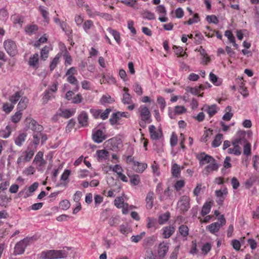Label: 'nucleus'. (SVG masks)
<instances>
[{"instance_id": "45", "label": "nucleus", "mask_w": 259, "mask_h": 259, "mask_svg": "<svg viewBox=\"0 0 259 259\" xmlns=\"http://www.w3.org/2000/svg\"><path fill=\"white\" fill-rule=\"evenodd\" d=\"M163 190L162 188V183L159 182L157 184L156 187V192L157 194L159 195V199L161 201H163L165 200V197L164 196L162 195V191Z\"/></svg>"}, {"instance_id": "47", "label": "nucleus", "mask_w": 259, "mask_h": 259, "mask_svg": "<svg viewBox=\"0 0 259 259\" xmlns=\"http://www.w3.org/2000/svg\"><path fill=\"white\" fill-rule=\"evenodd\" d=\"M75 113L74 110H69L66 109L64 110H62L61 112L59 113L60 116H62L64 118H68L72 116H73Z\"/></svg>"}, {"instance_id": "64", "label": "nucleus", "mask_w": 259, "mask_h": 259, "mask_svg": "<svg viewBox=\"0 0 259 259\" xmlns=\"http://www.w3.org/2000/svg\"><path fill=\"white\" fill-rule=\"evenodd\" d=\"M145 259H159V257L154 255L151 250H149L146 251Z\"/></svg>"}, {"instance_id": "1", "label": "nucleus", "mask_w": 259, "mask_h": 259, "mask_svg": "<svg viewBox=\"0 0 259 259\" xmlns=\"http://www.w3.org/2000/svg\"><path fill=\"white\" fill-rule=\"evenodd\" d=\"M141 127L145 128L147 123L152 122L151 114L149 108L145 105H141L137 110Z\"/></svg>"}, {"instance_id": "8", "label": "nucleus", "mask_w": 259, "mask_h": 259, "mask_svg": "<svg viewBox=\"0 0 259 259\" xmlns=\"http://www.w3.org/2000/svg\"><path fill=\"white\" fill-rule=\"evenodd\" d=\"M178 208L182 212H186L190 207V198L186 195L181 196L177 203Z\"/></svg>"}, {"instance_id": "24", "label": "nucleus", "mask_w": 259, "mask_h": 259, "mask_svg": "<svg viewBox=\"0 0 259 259\" xmlns=\"http://www.w3.org/2000/svg\"><path fill=\"white\" fill-rule=\"evenodd\" d=\"M29 128L36 133H41L43 130L42 126L38 124L35 120L32 119L29 122Z\"/></svg>"}, {"instance_id": "50", "label": "nucleus", "mask_w": 259, "mask_h": 259, "mask_svg": "<svg viewBox=\"0 0 259 259\" xmlns=\"http://www.w3.org/2000/svg\"><path fill=\"white\" fill-rule=\"evenodd\" d=\"M180 172H181L180 167L178 164L175 163L174 164H173L172 165L171 174L174 177L178 178L180 174Z\"/></svg>"}, {"instance_id": "6", "label": "nucleus", "mask_w": 259, "mask_h": 259, "mask_svg": "<svg viewBox=\"0 0 259 259\" xmlns=\"http://www.w3.org/2000/svg\"><path fill=\"white\" fill-rule=\"evenodd\" d=\"M4 46L7 53L12 57L17 53V48L15 42L11 39H7L4 42Z\"/></svg>"}, {"instance_id": "62", "label": "nucleus", "mask_w": 259, "mask_h": 259, "mask_svg": "<svg viewBox=\"0 0 259 259\" xmlns=\"http://www.w3.org/2000/svg\"><path fill=\"white\" fill-rule=\"evenodd\" d=\"M14 107V105L12 104H10L9 103H5L3 106V110L6 113H9L11 112Z\"/></svg>"}, {"instance_id": "48", "label": "nucleus", "mask_w": 259, "mask_h": 259, "mask_svg": "<svg viewBox=\"0 0 259 259\" xmlns=\"http://www.w3.org/2000/svg\"><path fill=\"white\" fill-rule=\"evenodd\" d=\"M120 119H121V117L119 116V115H118V112L117 111L115 113H113L112 114V115L109 119V121H110V123L112 125H115L118 122H119L120 120Z\"/></svg>"}, {"instance_id": "59", "label": "nucleus", "mask_w": 259, "mask_h": 259, "mask_svg": "<svg viewBox=\"0 0 259 259\" xmlns=\"http://www.w3.org/2000/svg\"><path fill=\"white\" fill-rule=\"evenodd\" d=\"M124 204L122 197H118L114 200V205L118 208H121Z\"/></svg>"}, {"instance_id": "2", "label": "nucleus", "mask_w": 259, "mask_h": 259, "mask_svg": "<svg viewBox=\"0 0 259 259\" xmlns=\"http://www.w3.org/2000/svg\"><path fill=\"white\" fill-rule=\"evenodd\" d=\"M36 238L34 236L27 237L17 242L14 247V253L16 255L22 254L24 251L26 247L32 244Z\"/></svg>"}, {"instance_id": "44", "label": "nucleus", "mask_w": 259, "mask_h": 259, "mask_svg": "<svg viewBox=\"0 0 259 259\" xmlns=\"http://www.w3.org/2000/svg\"><path fill=\"white\" fill-rule=\"evenodd\" d=\"M100 103L102 105L106 104L112 103L114 102V100L109 95H103L100 100Z\"/></svg>"}, {"instance_id": "52", "label": "nucleus", "mask_w": 259, "mask_h": 259, "mask_svg": "<svg viewBox=\"0 0 259 259\" xmlns=\"http://www.w3.org/2000/svg\"><path fill=\"white\" fill-rule=\"evenodd\" d=\"M212 245L210 243L206 242L201 247L202 253L206 255L211 250Z\"/></svg>"}, {"instance_id": "38", "label": "nucleus", "mask_w": 259, "mask_h": 259, "mask_svg": "<svg viewBox=\"0 0 259 259\" xmlns=\"http://www.w3.org/2000/svg\"><path fill=\"white\" fill-rule=\"evenodd\" d=\"M50 50H51V49H50V47L47 46H45L40 50V58L41 60L45 61L48 58L49 53Z\"/></svg>"}, {"instance_id": "37", "label": "nucleus", "mask_w": 259, "mask_h": 259, "mask_svg": "<svg viewBox=\"0 0 259 259\" xmlns=\"http://www.w3.org/2000/svg\"><path fill=\"white\" fill-rule=\"evenodd\" d=\"M107 31L113 36L114 39L117 44L120 42V33L116 30L113 29L110 27L108 28Z\"/></svg>"}, {"instance_id": "35", "label": "nucleus", "mask_w": 259, "mask_h": 259, "mask_svg": "<svg viewBox=\"0 0 259 259\" xmlns=\"http://www.w3.org/2000/svg\"><path fill=\"white\" fill-rule=\"evenodd\" d=\"M170 218V212H166L160 215L158 217V223L160 225L166 223Z\"/></svg>"}, {"instance_id": "4", "label": "nucleus", "mask_w": 259, "mask_h": 259, "mask_svg": "<svg viewBox=\"0 0 259 259\" xmlns=\"http://www.w3.org/2000/svg\"><path fill=\"white\" fill-rule=\"evenodd\" d=\"M35 150L30 148H28L25 151L22 152L17 161L18 165L21 166L22 163L29 162L33 156Z\"/></svg>"}, {"instance_id": "51", "label": "nucleus", "mask_w": 259, "mask_h": 259, "mask_svg": "<svg viewBox=\"0 0 259 259\" xmlns=\"http://www.w3.org/2000/svg\"><path fill=\"white\" fill-rule=\"evenodd\" d=\"M129 177L130 179V181L132 185L137 186L140 184V179L138 175H132L129 176Z\"/></svg>"}, {"instance_id": "58", "label": "nucleus", "mask_w": 259, "mask_h": 259, "mask_svg": "<svg viewBox=\"0 0 259 259\" xmlns=\"http://www.w3.org/2000/svg\"><path fill=\"white\" fill-rule=\"evenodd\" d=\"M22 113L20 111H17L11 117L13 122L17 123L22 117Z\"/></svg>"}, {"instance_id": "49", "label": "nucleus", "mask_w": 259, "mask_h": 259, "mask_svg": "<svg viewBox=\"0 0 259 259\" xmlns=\"http://www.w3.org/2000/svg\"><path fill=\"white\" fill-rule=\"evenodd\" d=\"M67 81L72 85H74L77 91L78 90V81L74 76H67Z\"/></svg>"}, {"instance_id": "9", "label": "nucleus", "mask_w": 259, "mask_h": 259, "mask_svg": "<svg viewBox=\"0 0 259 259\" xmlns=\"http://www.w3.org/2000/svg\"><path fill=\"white\" fill-rule=\"evenodd\" d=\"M219 168V164L215 159L213 162L204 167L202 170V175L208 176L213 171H217Z\"/></svg>"}, {"instance_id": "32", "label": "nucleus", "mask_w": 259, "mask_h": 259, "mask_svg": "<svg viewBox=\"0 0 259 259\" xmlns=\"http://www.w3.org/2000/svg\"><path fill=\"white\" fill-rule=\"evenodd\" d=\"M178 231L180 235L185 238L184 240H187L189 231L188 227L185 225H182L179 227Z\"/></svg>"}, {"instance_id": "26", "label": "nucleus", "mask_w": 259, "mask_h": 259, "mask_svg": "<svg viewBox=\"0 0 259 259\" xmlns=\"http://www.w3.org/2000/svg\"><path fill=\"white\" fill-rule=\"evenodd\" d=\"M23 95V93L21 91H17L10 97L9 101L14 105L22 97Z\"/></svg>"}, {"instance_id": "25", "label": "nucleus", "mask_w": 259, "mask_h": 259, "mask_svg": "<svg viewBox=\"0 0 259 259\" xmlns=\"http://www.w3.org/2000/svg\"><path fill=\"white\" fill-rule=\"evenodd\" d=\"M28 103L29 99L26 97H22L17 105L18 111L22 112L25 110L27 108Z\"/></svg>"}, {"instance_id": "53", "label": "nucleus", "mask_w": 259, "mask_h": 259, "mask_svg": "<svg viewBox=\"0 0 259 259\" xmlns=\"http://www.w3.org/2000/svg\"><path fill=\"white\" fill-rule=\"evenodd\" d=\"M212 131L210 129L206 130L203 136L201 138V141L203 142H206L208 139H210L212 135Z\"/></svg>"}, {"instance_id": "5", "label": "nucleus", "mask_w": 259, "mask_h": 259, "mask_svg": "<svg viewBox=\"0 0 259 259\" xmlns=\"http://www.w3.org/2000/svg\"><path fill=\"white\" fill-rule=\"evenodd\" d=\"M219 222H215L211 224L206 227L208 231L213 234H215L218 232L221 226L226 224V219L224 215H222L219 219Z\"/></svg>"}, {"instance_id": "22", "label": "nucleus", "mask_w": 259, "mask_h": 259, "mask_svg": "<svg viewBox=\"0 0 259 259\" xmlns=\"http://www.w3.org/2000/svg\"><path fill=\"white\" fill-rule=\"evenodd\" d=\"M154 198V194L153 192L150 191L149 192L146 197V208L148 209H150L152 208L153 206V201Z\"/></svg>"}, {"instance_id": "40", "label": "nucleus", "mask_w": 259, "mask_h": 259, "mask_svg": "<svg viewBox=\"0 0 259 259\" xmlns=\"http://www.w3.org/2000/svg\"><path fill=\"white\" fill-rule=\"evenodd\" d=\"M120 2L121 3L135 9H139V7L137 6V0H121Z\"/></svg>"}, {"instance_id": "14", "label": "nucleus", "mask_w": 259, "mask_h": 259, "mask_svg": "<svg viewBox=\"0 0 259 259\" xmlns=\"http://www.w3.org/2000/svg\"><path fill=\"white\" fill-rule=\"evenodd\" d=\"M240 145L243 146V155L246 156L251 155V145L244 137H240Z\"/></svg>"}, {"instance_id": "61", "label": "nucleus", "mask_w": 259, "mask_h": 259, "mask_svg": "<svg viewBox=\"0 0 259 259\" xmlns=\"http://www.w3.org/2000/svg\"><path fill=\"white\" fill-rule=\"evenodd\" d=\"M70 206V202L68 200L65 199L61 201L59 203V207L61 209L63 210L68 209Z\"/></svg>"}, {"instance_id": "10", "label": "nucleus", "mask_w": 259, "mask_h": 259, "mask_svg": "<svg viewBox=\"0 0 259 259\" xmlns=\"http://www.w3.org/2000/svg\"><path fill=\"white\" fill-rule=\"evenodd\" d=\"M196 157L199 160V164L200 166L204 165L206 163L209 164L215 160V159L212 156L207 154L204 152H201L198 154Z\"/></svg>"}, {"instance_id": "36", "label": "nucleus", "mask_w": 259, "mask_h": 259, "mask_svg": "<svg viewBox=\"0 0 259 259\" xmlns=\"http://www.w3.org/2000/svg\"><path fill=\"white\" fill-rule=\"evenodd\" d=\"M38 186V184L36 182L34 183L28 187V190L25 192L24 197L26 198L31 195V194L34 192Z\"/></svg>"}, {"instance_id": "57", "label": "nucleus", "mask_w": 259, "mask_h": 259, "mask_svg": "<svg viewBox=\"0 0 259 259\" xmlns=\"http://www.w3.org/2000/svg\"><path fill=\"white\" fill-rule=\"evenodd\" d=\"M157 102L158 105H159L160 110L161 111H163L166 106V102L164 98L160 96L158 97L157 99Z\"/></svg>"}, {"instance_id": "12", "label": "nucleus", "mask_w": 259, "mask_h": 259, "mask_svg": "<svg viewBox=\"0 0 259 259\" xmlns=\"http://www.w3.org/2000/svg\"><path fill=\"white\" fill-rule=\"evenodd\" d=\"M149 131L150 138L153 140H157L160 139L162 136V132L161 129L156 130L154 125H151L149 127Z\"/></svg>"}, {"instance_id": "20", "label": "nucleus", "mask_w": 259, "mask_h": 259, "mask_svg": "<svg viewBox=\"0 0 259 259\" xmlns=\"http://www.w3.org/2000/svg\"><path fill=\"white\" fill-rule=\"evenodd\" d=\"M38 54L35 53L31 56L28 61V64L35 69H37L38 67Z\"/></svg>"}, {"instance_id": "63", "label": "nucleus", "mask_w": 259, "mask_h": 259, "mask_svg": "<svg viewBox=\"0 0 259 259\" xmlns=\"http://www.w3.org/2000/svg\"><path fill=\"white\" fill-rule=\"evenodd\" d=\"M46 163V161L44 159L40 161L33 163V164L36 165L37 170L40 171L42 170Z\"/></svg>"}, {"instance_id": "30", "label": "nucleus", "mask_w": 259, "mask_h": 259, "mask_svg": "<svg viewBox=\"0 0 259 259\" xmlns=\"http://www.w3.org/2000/svg\"><path fill=\"white\" fill-rule=\"evenodd\" d=\"M11 133V127L9 125H7L5 128L0 130V137L4 139H7L10 137Z\"/></svg>"}, {"instance_id": "23", "label": "nucleus", "mask_w": 259, "mask_h": 259, "mask_svg": "<svg viewBox=\"0 0 259 259\" xmlns=\"http://www.w3.org/2000/svg\"><path fill=\"white\" fill-rule=\"evenodd\" d=\"M27 135L25 133H20L18 135H16L14 138L15 144L18 146H21L25 141Z\"/></svg>"}, {"instance_id": "27", "label": "nucleus", "mask_w": 259, "mask_h": 259, "mask_svg": "<svg viewBox=\"0 0 259 259\" xmlns=\"http://www.w3.org/2000/svg\"><path fill=\"white\" fill-rule=\"evenodd\" d=\"M99 161H103V160L107 159L109 156V152L106 150H99L96 152Z\"/></svg>"}, {"instance_id": "56", "label": "nucleus", "mask_w": 259, "mask_h": 259, "mask_svg": "<svg viewBox=\"0 0 259 259\" xmlns=\"http://www.w3.org/2000/svg\"><path fill=\"white\" fill-rule=\"evenodd\" d=\"M174 111L175 114L180 115L186 112L187 109L183 106H176L174 108Z\"/></svg>"}, {"instance_id": "39", "label": "nucleus", "mask_w": 259, "mask_h": 259, "mask_svg": "<svg viewBox=\"0 0 259 259\" xmlns=\"http://www.w3.org/2000/svg\"><path fill=\"white\" fill-rule=\"evenodd\" d=\"M225 35L236 48H238V45L236 44L235 37L230 30H226L225 32Z\"/></svg>"}, {"instance_id": "21", "label": "nucleus", "mask_w": 259, "mask_h": 259, "mask_svg": "<svg viewBox=\"0 0 259 259\" xmlns=\"http://www.w3.org/2000/svg\"><path fill=\"white\" fill-rule=\"evenodd\" d=\"M147 164L145 163H140L138 161H134L133 169L137 172L142 173L147 168Z\"/></svg>"}, {"instance_id": "15", "label": "nucleus", "mask_w": 259, "mask_h": 259, "mask_svg": "<svg viewBox=\"0 0 259 259\" xmlns=\"http://www.w3.org/2000/svg\"><path fill=\"white\" fill-rule=\"evenodd\" d=\"M77 119L80 126L82 127H85L88 126L89 117L87 113L85 111H81L78 115Z\"/></svg>"}, {"instance_id": "13", "label": "nucleus", "mask_w": 259, "mask_h": 259, "mask_svg": "<svg viewBox=\"0 0 259 259\" xmlns=\"http://www.w3.org/2000/svg\"><path fill=\"white\" fill-rule=\"evenodd\" d=\"M168 248L169 246L167 243L162 242L159 244L157 251L158 256L159 257V259L163 258L167 253Z\"/></svg>"}, {"instance_id": "11", "label": "nucleus", "mask_w": 259, "mask_h": 259, "mask_svg": "<svg viewBox=\"0 0 259 259\" xmlns=\"http://www.w3.org/2000/svg\"><path fill=\"white\" fill-rule=\"evenodd\" d=\"M92 137L93 141L96 143H101L106 138V136L102 130L94 129L93 131Z\"/></svg>"}, {"instance_id": "42", "label": "nucleus", "mask_w": 259, "mask_h": 259, "mask_svg": "<svg viewBox=\"0 0 259 259\" xmlns=\"http://www.w3.org/2000/svg\"><path fill=\"white\" fill-rule=\"evenodd\" d=\"M94 27V23L92 21L88 20L85 21L83 25V28L87 33H90V30Z\"/></svg>"}, {"instance_id": "33", "label": "nucleus", "mask_w": 259, "mask_h": 259, "mask_svg": "<svg viewBox=\"0 0 259 259\" xmlns=\"http://www.w3.org/2000/svg\"><path fill=\"white\" fill-rule=\"evenodd\" d=\"M211 208V205L210 202H206L205 203H204L202 207L201 211L200 212L201 215L204 217L208 214L210 211Z\"/></svg>"}, {"instance_id": "17", "label": "nucleus", "mask_w": 259, "mask_h": 259, "mask_svg": "<svg viewBox=\"0 0 259 259\" xmlns=\"http://www.w3.org/2000/svg\"><path fill=\"white\" fill-rule=\"evenodd\" d=\"M175 227L173 226H168L162 229V236L165 239L169 238L175 232Z\"/></svg>"}, {"instance_id": "3", "label": "nucleus", "mask_w": 259, "mask_h": 259, "mask_svg": "<svg viewBox=\"0 0 259 259\" xmlns=\"http://www.w3.org/2000/svg\"><path fill=\"white\" fill-rule=\"evenodd\" d=\"M66 253L63 250H48L43 251L40 254L41 259H59L64 258Z\"/></svg>"}, {"instance_id": "46", "label": "nucleus", "mask_w": 259, "mask_h": 259, "mask_svg": "<svg viewBox=\"0 0 259 259\" xmlns=\"http://www.w3.org/2000/svg\"><path fill=\"white\" fill-rule=\"evenodd\" d=\"M38 27L36 25H27L25 28L26 32L29 35L36 33Z\"/></svg>"}, {"instance_id": "43", "label": "nucleus", "mask_w": 259, "mask_h": 259, "mask_svg": "<svg viewBox=\"0 0 259 259\" xmlns=\"http://www.w3.org/2000/svg\"><path fill=\"white\" fill-rule=\"evenodd\" d=\"M141 16L143 19H147L149 20H151L155 19L154 14L148 10H145L142 12L141 13Z\"/></svg>"}, {"instance_id": "55", "label": "nucleus", "mask_w": 259, "mask_h": 259, "mask_svg": "<svg viewBox=\"0 0 259 259\" xmlns=\"http://www.w3.org/2000/svg\"><path fill=\"white\" fill-rule=\"evenodd\" d=\"M11 200V199L6 195H1L0 196V205L6 207Z\"/></svg>"}, {"instance_id": "19", "label": "nucleus", "mask_w": 259, "mask_h": 259, "mask_svg": "<svg viewBox=\"0 0 259 259\" xmlns=\"http://www.w3.org/2000/svg\"><path fill=\"white\" fill-rule=\"evenodd\" d=\"M124 93L122 94V98L121 101L123 104H130L132 103V98L129 94V90L128 88H123Z\"/></svg>"}, {"instance_id": "16", "label": "nucleus", "mask_w": 259, "mask_h": 259, "mask_svg": "<svg viewBox=\"0 0 259 259\" xmlns=\"http://www.w3.org/2000/svg\"><path fill=\"white\" fill-rule=\"evenodd\" d=\"M146 227L151 231L154 232L158 228L157 220L154 218H147Z\"/></svg>"}, {"instance_id": "34", "label": "nucleus", "mask_w": 259, "mask_h": 259, "mask_svg": "<svg viewBox=\"0 0 259 259\" xmlns=\"http://www.w3.org/2000/svg\"><path fill=\"white\" fill-rule=\"evenodd\" d=\"M223 139V135L222 134H217L211 143L212 147L214 148L219 147L221 144Z\"/></svg>"}, {"instance_id": "28", "label": "nucleus", "mask_w": 259, "mask_h": 259, "mask_svg": "<svg viewBox=\"0 0 259 259\" xmlns=\"http://www.w3.org/2000/svg\"><path fill=\"white\" fill-rule=\"evenodd\" d=\"M62 56V53H58L51 62L50 64V69L53 71L60 62V59Z\"/></svg>"}, {"instance_id": "29", "label": "nucleus", "mask_w": 259, "mask_h": 259, "mask_svg": "<svg viewBox=\"0 0 259 259\" xmlns=\"http://www.w3.org/2000/svg\"><path fill=\"white\" fill-rule=\"evenodd\" d=\"M64 52L63 56L65 60L64 65L66 66L71 65L72 63V58L65 47H64Z\"/></svg>"}, {"instance_id": "41", "label": "nucleus", "mask_w": 259, "mask_h": 259, "mask_svg": "<svg viewBox=\"0 0 259 259\" xmlns=\"http://www.w3.org/2000/svg\"><path fill=\"white\" fill-rule=\"evenodd\" d=\"M231 107L230 106H228L225 108V114L223 116V119L226 121H229L231 118L232 117L233 114L231 111Z\"/></svg>"}, {"instance_id": "18", "label": "nucleus", "mask_w": 259, "mask_h": 259, "mask_svg": "<svg viewBox=\"0 0 259 259\" xmlns=\"http://www.w3.org/2000/svg\"><path fill=\"white\" fill-rule=\"evenodd\" d=\"M204 111L207 113L210 117L214 115L219 110V108L217 107L215 104H213L210 106L205 105L204 106Z\"/></svg>"}, {"instance_id": "7", "label": "nucleus", "mask_w": 259, "mask_h": 259, "mask_svg": "<svg viewBox=\"0 0 259 259\" xmlns=\"http://www.w3.org/2000/svg\"><path fill=\"white\" fill-rule=\"evenodd\" d=\"M240 138H235L232 142L233 147L227 149V152L230 154H233L235 156H239L242 152L240 145Z\"/></svg>"}, {"instance_id": "54", "label": "nucleus", "mask_w": 259, "mask_h": 259, "mask_svg": "<svg viewBox=\"0 0 259 259\" xmlns=\"http://www.w3.org/2000/svg\"><path fill=\"white\" fill-rule=\"evenodd\" d=\"M38 10H39V12H40L42 17L45 20V21L46 22H48L49 20V16L48 11L45 9V7H44V6H39L38 8Z\"/></svg>"}, {"instance_id": "60", "label": "nucleus", "mask_w": 259, "mask_h": 259, "mask_svg": "<svg viewBox=\"0 0 259 259\" xmlns=\"http://www.w3.org/2000/svg\"><path fill=\"white\" fill-rule=\"evenodd\" d=\"M110 169H112L113 172L116 173L117 175L123 172V168L119 164H115L113 166H110Z\"/></svg>"}, {"instance_id": "31", "label": "nucleus", "mask_w": 259, "mask_h": 259, "mask_svg": "<svg viewBox=\"0 0 259 259\" xmlns=\"http://www.w3.org/2000/svg\"><path fill=\"white\" fill-rule=\"evenodd\" d=\"M55 96L50 90H46L42 97L43 103L46 104L49 100L55 99Z\"/></svg>"}]
</instances>
